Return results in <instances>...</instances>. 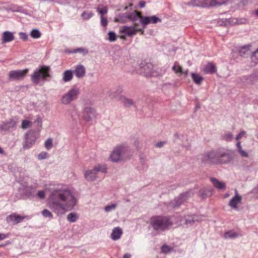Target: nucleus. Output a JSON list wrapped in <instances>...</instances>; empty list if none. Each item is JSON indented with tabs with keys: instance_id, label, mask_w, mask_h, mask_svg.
Returning <instances> with one entry per match:
<instances>
[{
	"instance_id": "f257e3e1",
	"label": "nucleus",
	"mask_w": 258,
	"mask_h": 258,
	"mask_svg": "<svg viewBox=\"0 0 258 258\" xmlns=\"http://www.w3.org/2000/svg\"><path fill=\"white\" fill-rule=\"evenodd\" d=\"M77 203L74 191L69 188H56L52 190L48 199V207L58 216L72 210Z\"/></svg>"
},
{
	"instance_id": "f03ea898",
	"label": "nucleus",
	"mask_w": 258,
	"mask_h": 258,
	"mask_svg": "<svg viewBox=\"0 0 258 258\" xmlns=\"http://www.w3.org/2000/svg\"><path fill=\"white\" fill-rule=\"evenodd\" d=\"M132 156V152L129 147L124 144L116 146L110 155L111 162L116 163L129 159Z\"/></svg>"
},
{
	"instance_id": "7ed1b4c3",
	"label": "nucleus",
	"mask_w": 258,
	"mask_h": 258,
	"mask_svg": "<svg viewBox=\"0 0 258 258\" xmlns=\"http://www.w3.org/2000/svg\"><path fill=\"white\" fill-rule=\"evenodd\" d=\"M151 224L155 230H165L172 225L170 218L167 216H155L151 219Z\"/></svg>"
},
{
	"instance_id": "20e7f679",
	"label": "nucleus",
	"mask_w": 258,
	"mask_h": 258,
	"mask_svg": "<svg viewBox=\"0 0 258 258\" xmlns=\"http://www.w3.org/2000/svg\"><path fill=\"white\" fill-rule=\"evenodd\" d=\"M50 68L47 66H39L37 68L31 75V80L32 82L38 85L41 80L43 81H47V78L50 77Z\"/></svg>"
},
{
	"instance_id": "39448f33",
	"label": "nucleus",
	"mask_w": 258,
	"mask_h": 258,
	"mask_svg": "<svg viewBox=\"0 0 258 258\" xmlns=\"http://www.w3.org/2000/svg\"><path fill=\"white\" fill-rule=\"evenodd\" d=\"M99 171L106 173L107 170L105 166L98 164L95 166L93 169L86 170L84 173L85 178L88 181H94L96 179L97 174Z\"/></svg>"
},
{
	"instance_id": "423d86ee",
	"label": "nucleus",
	"mask_w": 258,
	"mask_h": 258,
	"mask_svg": "<svg viewBox=\"0 0 258 258\" xmlns=\"http://www.w3.org/2000/svg\"><path fill=\"white\" fill-rule=\"evenodd\" d=\"M39 134L35 131L30 130L25 135V141L23 143V148L24 149L30 148L35 143Z\"/></svg>"
},
{
	"instance_id": "0eeeda50",
	"label": "nucleus",
	"mask_w": 258,
	"mask_h": 258,
	"mask_svg": "<svg viewBox=\"0 0 258 258\" xmlns=\"http://www.w3.org/2000/svg\"><path fill=\"white\" fill-rule=\"evenodd\" d=\"M138 23H135L134 25L131 26H123L119 28L120 33L127 36H132L137 34L138 32L144 34V30L138 28Z\"/></svg>"
},
{
	"instance_id": "6e6552de",
	"label": "nucleus",
	"mask_w": 258,
	"mask_h": 258,
	"mask_svg": "<svg viewBox=\"0 0 258 258\" xmlns=\"http://www.w3.org/2000/svg\"><path fill=\"white\" fill-rule=\"evenodd\" d=\"M80 94L79 89L77 88H73L67 93L64 94L61 98V102L63 104H69L72 101L76 99Z\"/></svg>"
},
{
	"instance_id": "1a4fd4ad",
	"label": "nucleus",
	"mask_w": 258,
	"mask_h": 258,
	"mask_svg": "<svg viewBox=\"0 0 258 258\" xmlns=\"http://www.w3.org/2000/svg\"><path fill=\"white\" fill-rule=\"evenodd\" d=\"M220 150L212 151L205 153L203 155L202 161L204 162L219 164Z\"/></svg>"
},
{
	"instance_id": "9d476101",
	"label": "nucleus",
	"mask_w": 258,
	"mask_h": 258,
	"mask_svg": "<svg viewBox=\"0 0 258 258\" xmlns=\"http://www.w3.org/2000/svg\"><path fill=\"white\" fill-rule=\"evenodd\" d=\"M28 71V69L23 70L11 71L8 74V80L10 81L22 80L25 77Z\"/></svg>"
},
{
	"instance_id": "9b49d317",
	"label": "nucleus",
	"mask_w": 258,
	"mask_h": 258,
	"mask_svg": "<svg viewBox=\"0 0 258 258\" xmlns=\"http://www.w3.org/2000/svg\"><path fill=\"white\" fill-rule=\"evenodd\" d=\"M96 117V113L94 108L87 106H85L83 110L82 117L87 122L92 121Z\"/></svg>"
},
{
	"instance_id": "f8f14e48",
	"label": "nucleus",
	"mask_w": 258,
	"mask_h": 258,
	"mask_svg": "<svg viewBox=\"0 0 258 258\" xmlns=\"http://www.w3.org/2000/svg\"><path fill=\"white\" fill-rule=\"evenodd\" d=\"M142 17H143L141 16V13L137 11L130 13H126L119 16L120 19H121L123 22H126V20L132 21L133 22V25H134L135 23H137V21L139 19H140L139 21L140 22Z\"/></svg>"
},
{
	"instance_id": "ddd939ff",
	"label": "nucleus",
	"mask_w": 258,
	"mask_h": 258,
	"mask_svg": "<svg viewBox=\"0 0 258 258\" xmlns=\"http://www.w3.org/2000/svg\"><path fill=\"white\" fill-rule=\"evenodd\" d=\"M193 195V193L189 191L181 194L178 197L175 199L172 204L174 207H178L183 202H185L189 197Z\"/></svg>"
},
{
	"instance_id": "4468645a",
	"label": "nucleus",
	"mask_w": 258,
	"mask_h": 258,
	"mask_svg": "<svg viewBox=\"0 0 258 258\" xmlns=\"http://www.w3.org/2000/svg\"><path fill=\"white\" fill-rule=\"evenodd\" d=\"M161 22V19L156 16L142 17L140 21V23L143 26V30L145 27L149 24H157V23Z\"/></svg>"
},
{
	"instance_id": "2eb2a0df",
	"label": "nucleus",
	"mask_w": 258,
	"mask_h": 258,
	"mask_svg": "<svg viewBox=\"0 0 258 258\" xmlns=\"http://www.w3.org/2000/svg\"><path fill=\"white\" fill-rule=\"evenodd\" d=\"M24 218V217L18 215L16 214H12L7 217L6 220L7 223L10 224L16 225L22 221Z\"/></svg>"
},
{
	"instance_id": "dca6fc26",
	"label": "nucleus",
	"mask_w": 258,
	"mask_h": 258,
	"mask_svg": "<svg viewBox=\"0 0 258 258\" xmlns=\"http://www.w3.org/2000/svg\"><path fill=\"white\" fill-rule=\"evenodd\" d=\"M73 73L77 78H83L86 75V68L83 64L77 65Z\"/></svg>"
},
{
	"instance_id": "f3484780",
	"label": "nucleus",
	"mask_w": 258,
	"mask_h": 258,
	"mask_svg": "<svg viewBox=\"0 0 258 258\" xmlns=\"http://www.w3.org/2000/svg\"><path fill=\"white\" fill-rule=\"evenodd\" d=\"M16 121L13 118L10 119L9 121L4 122L0 124V132L7 131L13 128L16 126Z\"/></svg>"
},
{
	"instance_id": "a211bd4d",
	"label": "nucleus",
	"mask_w": 258,
	"mask_h": 258,
	"mask_svg": "<svg viewBox=\"0 0 258 258\" xmlns=\"http://www.w3.org/2000/svg\"><path fill=\"white\" fill-rule=\"evenodd\" d=\"M211 0H191L189 4L195 7H209L211 6Z\"/></svg>"
},
{
	"instance_id": "6ab92c4d",
	"label": "nucleus",
	"mask_w": 258,
	"mask_h": 258,
	"mask_svg": "<svg viewBox=\"0 0 258 258\" xmlns=\"http://www.w3.org/2000/svg\"><path fill=\"white\" fill-rule=\"evenodd\" d=\"M243 83H253L258 80V71L255 72L248 76H243L241 78Z\"/></svg>"
},
{
	"instance_id": "aec40b11",
	"label": "nucleus",
	"mask_w": 258,
	"mask_h": 258,
	"mask_svg": "<svg viewBox=\"0 0 258 258\" xmlns=\"http://www.w3.org/2000/svg\"><path fill=\"white\" fill-rule=\"evenodd\" d=\"M33 190L32 186H27L25 184H22V186L19 188L20 192L27 197H29L32 195Z\"/></svg>"
},
{
	"instance_id": "412c9836",
	"label": "nucleus",
	"mask_w": 258,
	"mask_h": 258,
	"mask_svg": "<svg viewBox=\"0 0 258 258\" xmlns=\"http://www.w3.org/2000/svg\"><path fill=\"white\" fill-rule=\"evenodd\" d=\"M231 158L229 154L223 150H220L219 164L227 163L230 161Z\"/></svg>"
},
{
	"instance_id": "4be33fe9",
	"label": "nucleus",
	"mask_w": 258,
	"mask_h": 258,
	"mask_svg": "<svg viewBox=\"0 0 258 258\" xmlns=\"http://www.w3.org/2000/svg\"><path fill=\"white\" fill-rule=\"evenodd\" d=\"M206 74H214L216 72V67L213 62H209L203 69Z\"/></svg>"
},
{
	"instance_id": "5701e85b",
	"label": "nucleus",
	"mask_w": 258,
	"mask_h": 258,
	"mask_svg": "<svg viewBox=\"0 0 258 258\" xmlns=\"http://www.w3.org/2000/svg\"><path fill=\"white\" fill-rule=\"evenodd\" d=\"M122 234V229L119 227H115L113 230L111 234V238L113 240H117L120 238L121 235Z\"/></svg>"
},
{
	"instance_id": "b1692460",
	"label": "nucleus",
	"mask_w": 258,
	"mask_h": 258,
	"mask_svg": "<svg viewBox=\"0 0 258 258\" xmlns=\"http://www.w3.org/2000/svg\"><path fill=\"white\" fill-rule=\"evenodd\" d=\"M241 197L238 195L234 196L229 202V205L234 209H238L237 204L241 201Z\"/></svg>"
},
{
	"instance_id": "393cba45",
	"label": "nucleus",
	"mask_w": 258,
	"mask_h": 258,
	"mask_svg": "<svg viewBox=\"0 0 258 258\" xmlns=\"http://www.w3.org/2000/svg\"><path fill=\"white\" fill-rule=\"evenodd\" d=\"M14 38L13 33L10 31H5L3 33L2 43L11 42L14 40Z\"/></svg>"
},
{
	"instance_id": "a878e982",
	"label": "nucleus",
	"mask_w": 258,
	"mask_h": 258,
	"mask_svg": "<svg viewBox=\"0 0 258 258\" xmlns=\"http://www.w3.org/2000/svg\"><path fill=\"white\" fill-rule=\"evenodd\" d=\"M211 181L214 187L219 189H225L226 188V184L224 182H221L215 178H211Z\"/></svg>"
},
{
	"instance_id": "bb28decb",
	"label": "nucleus",
	"mask_w": 258,
	"mask_h": 258,
	"mask_svg": "<svg viewBox=\"0 0 258 258\" xmlns=\"http://www.w3.org/2000/svg\"><path fill=\"white\" fill-rule=\"evenodd\" d=\"M73 77V71L71 70H66L62 74V80L64 82H70L72 80Z\"/></svg>"
},
{
	"instance_id": "cd10ccee",
	"label": "nucleus",
	"mask_w": 258,
	"mask_h": 258,
	"mask_svg": "<svg viewBox=\"0 0 258 258\" xmlns=\"http://www.w3.org/2000/svg\"><path fill=\"white\" fill-rule=\"evenodd\" d=\"M121 101L124 106L125 107H130L132 106H134L136 107L134 102L132 99L123 96L121 98Z\"/></svg>"
},
{
	"instance_id": "c85d7f7f",
	"label": "nucleus",
	"mask_w": 258,
	"mask_h": 258,
	"mask_svg": "<svg viewBox=\"0 0 258 258\" xmlns=\"http://www.w3.org/2000/svg\"><path fill=\"white\" fill-rule=\"evenodd\" d=\"M191 78L194 82L197 85H200L203 81V78L198 74L192 73Z\"/></svg>"
},
{
	"instance_id": "c756f323",
	"label": "nucleus",
	"mask_w": 258,
	"mask_h": 258,
	"mask_svg": "<svg viewBox=\"0 0 258 258\" xmlns=\"http://www.w3.org/2000/svg\"><path fill=\"white\" fill-rule=\"evenodd\" d=\"M78 219V215L74 212L69 213L67 217V220L71 223L75 222Z\"/></svg>"
},
{
	"instance_id": "7c9ffc66",
	"label": "nucleus",
	"mask_w": 258,
	"mask_h": 258,
	"mask_svg": "<svg viewBox=\"0 0 258 258\" xmlns=\"http://www.w3.org/2000/svg\"><path fill=\"white\" fill-rule=\"evenodd\" d=\"M31 37L34 39H37L41 37V33L37 29H33L30 34Z\"/></svg>"
},
{
	"instance_id": "2f4dec72",
	"label": "nucleus",
	"mask_w": 258,
	"mask_h": 258,
	"mask_svg": "<svg viewBox=\"0 0 258 258\" xmlns=\"http://www.w3.org/2000/svg\"><path fill=\"white\" fill-rule=\"evenodd\" d=\"M229 0H211V6H220L222 5L225 4Z\"/></svg>"
},
{
	"instance_id": "473e14b6",
	"label": "nucleus",
	"mask_w": 258,
	"mask_h": 258,
	"mask_svg": "<svg viewBox=\"0 0 258 258\" xmlns=\"http://www.w3.org/2000/svg\"><path fill=\"white\" fill-rule=\"evenodd\" d=\"M197 216H187L185 217V221L186 224H191L194 223L197 219H196Z\"/></svg>"
},
{
	"instance_id": "72a5a7b5",
	"label": "nucleus",
	"mask_w": 258,
	"mask_h": 258,
	"mask_svg": "<svg viewBox=\"0 0 258 258\" xmlns=\"http://www.w3.org/2000/svg\"><path fill=\"white\" fill-rule=\"evenodd\" d=\"M238 236V234L233 231H229L226 232L224 234L225 238H234Z\"/></svg>"
},
{
	"instance_id": "f704fd0d",
	"label": "nucleus",
	"mask_w": 258,
	"mask_h": 258,
	"mask_svg": "<svg viewBox=\"0 0 258 258\" xmlns=\"http://www.w3.org/2000/svg\"><path fill=\"white\" fill-rule=\"evenodd\" d=\"M172 70L176 74L180 73V74H182L183 73L182 67L179 66L178 63L177 62L174 63V64L172 67Z\"/></svg>"
},
{
	"instance_id": "c9c22d12",
	"label": "nucleus",
	"mask_w": 258,
	"mask_h": 258,
	"mask_svg": "<svg viewBox=\"0 0 258 258\" xmlns=\"http://www.w3.org/2000/svg\"><path fill=\"white\" fill-rule=\"evenodd\" d=\"M222 139L227 141H231L233 138V135L230 132H227L222 136Z\"/></svg>"
},
{
	"instance_id": "e433bc0d",
	"label": "nucleus",
	"mask_w": 258,
	"mask_h": 258,
	"mask_svg": "<svg viewBox=\"0 0 258 258\" xmlns=\"http://www.w3.org/2000/svg\"><path fill=\"white\" fill-rule=\"evenodd\" d=\"M93 16V13L91 12H84L81 15V17L84 20H89Z\"/></svg>"
},
{
	"instance_id": "4c0bfd02",
	"label": "nucleus",
	"mask_w": 258,
	"mask_h": 258,
	"mask_svg": "<svg viewBox=\"0 0 258 258\" xmlns=\"http://www.w3.org/2000/svg\"><path fill=\"white\" fill-rule=\"evenodd\" d=\"M108 40L110 42H114L117 39V36L116 34L113 31H109L108 33Z\"/></svg>"
},
{
	"instance_id": "58836bf2",
	"label": "nucleus",
	"mask_w": 258,
	"mask_h": 258,
	"mask_svg": "<svg viewBox=\"0 0 258 258\" xmlns=\"http://www.w3.org/2000/svg\"><path fill=\"white\" fill-rule=\"evenodd\" d=\"M97 12L100 15L101 17L103 16L104 14H106L108 12V8L107 6L104 7L102 9H100L99 7H97L96 9Z\"/></svg>"
},
{
	"instance_id": "ea45409f",
	"label": "nucleus",
	"mask_w": 258,
	"mask_h": 258,
	"mask_svg": "<svg viewBox=\"0 0 258 258\" xmlns=\"http://www.w3.org/2000/svg\"><path fill=\"white\" fill-rule=\"evenodd\" d=\"M41 214L44 217H48L50 219L53 218L52 214L47 209H44L41 212Z\"/></svg>"
},
{
	"instance_id": "a19ab883",
	"label": "nucleus",
	"mask_w": 258,
	"mask_h": 258,
	"mask_svg": "<svg viewBox=\"0 0 258 258\" xmlns=\"http://www.w3.org/2000/svg\"><path fill=\"white\" fill-rule=\"evenodd\" d=\"M249 51V46H244L241 47L239 50V54L241 56H244Z\"/></svg>"
},
{
	"instance_id": "79ce46f5",
	"label": "nucleus",
	"mask_w": 258,
	"mask_h": 258,
	"mask_svg": "<svg viewBox=\"0 0 258 258\" xmlns=\"http://www.w3.org/2000/svg\"><path fill=\"white\" fill-rule=\"evenodd\" d=\"M162 252L165 253H167L171 252L173 250V248L170 247L169 246L164 244L162 246Z\"/></svg>"
},
{
	"instance_id": "37998d69",
	"label": "nucleus",
	"mask_w": 258,
	"mask_h": 258,
	"mask_svg": "<svg viewBox=\"0 0 258 258\" xmlns=\"http://www.w3.org/2000/svg\"><path fill=\"white\" fill-rule=\"evenodd\" d=\"M52 140L51 138L48 139L45 142V147L47 150H50L52 148Z\"/></svg>"
},
{
	"instance_id": "c03bdc74",
	"label": "nucleus",
	"mask_w": 258,
	"mask_h": 258,
	"mask_svg": "<svg viewBox=\"0 0 258 258\" xmlns=\"http://www.w3.org/2000/svg\"><path fill=\"white\" fill-rule=\"evenodd\" d=\"M116 207V204H112L109 205H107L104 207V210L106 212H109L111 211H112L115 209Z\"/></svg>"
},
{
	"instance_id": "a18cd8bd",
	"label": "nucleus",
	"mask_w": 258,
	"mask_h": 258,
	"mask_svg": "<svg viewBox=\"0 0 258 258\" xmlns=\"http://www.w3.org/2000/svg\"><path fill=\"white\" fill-rule=\"evenodd\" d=\"M251 58L254 63L258 62V48L251 55Z\"/></svg>"
},
{
	"instance_id": "49530a36",
	"label": "nucleus",
	"mask_w": 258,
	"mask_h": 258,
	"mask_svg": "<svg viewBox=\"0 0 258 258\" xmlns=\"http://www.w3.org/2000/svg\"><path fill=\"white\" fill-rule=\"evenodd\" d=\"M31 122L28 120H23L22 122L21 127L23 129H26L30 127Z\"/></svg>"
},
{
	"instance_id": "de8ad7c7",
	"label": "nucleus",
	"mask_w": 258,
	"mask_h": 258,
	"mask_svg": "<svg viewBox=\"0 0 258 258\" xmlns=\"http://www.w3.org/2000/svg\"><path fill=\"white\" fill-rule=\"evenodd\" d=\"M73 52L74 53H77V52H83L84 54H87L88 53V51L87 49L83 48H77L75 50H74Z\"/></svg>"
},
{
	"instance_id": "09e8293b",
	"label": "nucleus",
	"mask_w": 258,
	"mask_h": 258,
	"mask_svg": "<svg viewBox=\"0 0 258 258\" xmlns=\"http://www.w3.org/2000/svg\"><path fill=\"white\" fill-rule=\"evenodd\" d=\"M108 24V21L107 20V18L102 16L101 17V25L103 27H106V26Z\"/></svg>"
},
{
	"instance_id": "8fccbe9b",
	"label": "nucleus",
	"mask_w": 258,
	"mask_h": 258,
	"mask_svg": "<svg viewBox=\"0 0 258 258\" xmlns=\"http://www.w3.org/2000/svg\"><path fill=\"white\" fill-rule=\"evenodd\" d=\"M47 154L46 152H42L38 155V159L39 160L44 159L47 158Z\"/></svg>"
},
{
	"instance_id": "3c124183",
	"label": "nucleus",
	"mask_w": 258,
	"mask_h": 258,
	"mask_svg": "<svg viewBox=\"0 0 258 258\" xmlns=\"http://www.w3.org/2000/svg\"><path fill=\"white\" fill-rule=\"evenodd\" d=\"M19 36L20 38L23 40H26L28 39V35L26 33L20 32L19 33Z\"/></svg>"
},
{
	"instance_id": "603ef678",
	"label": "nucleus",
	"mask_w": 258,
	"mask_h": 258,
	"mask_svg": "<svg viewBox=\"0 0 258 258\" xmlns=\"http://www.w3.org/2000/svg\"><path fill=\"white\" fill-rule=\"evenodd\" d=\"M238 152L240 154V155L243 157H248L247 153L245 151L243 150L242 149L239 150Z\"/></svg>"
},
{
	"instance_id": "864d4df0",
	"label": "nucleus",
	"mask_w": 258,
	"mask_h": 258,
	"mask_svg": "<svg viewBox=\"0 0 258 258\" xmlns=\"http://www.w3.org/2000/svg\"><path fill=\"white\" fill-rule=\"evenodd\" d=\"M37 196L40 198V199H43L45 197V191L44 190H39L38 191V192H37Z\"/></svg>"
},
{
	"instance_id": "5fc2aeb1",
	"label": "nucleus",
	"mask_w": 258,
	"mask_h": 258,
	"mask_svg": "<svg viewBox=\"0 0 258 258\" xmlns=\"http://www.w3.org/2000/svg\"><path fill=\"white\" fill-rule=\"evenodd\" d=\"M245 132L244 131L240 132V133L236 137V140L237 141H239L245 134Z\"/></svg>"
},
{
	"instance_id": "6e6d98bb",
	"label": "nucleus",
	"mask_w": 258,
	"mask_h": 258,
	"mask_svg": "<svg viewBox=\"0 0 258 258\" xmlns=\"http://www.w3.org/2000/svg\"><path fill=\"white\" fill-rule=\"evenodd\" d=\"M10 235V233L4 234V233H0V240H3L8 237H9Z\"/></svg>"
},
{
	"instance_id": "4d7b16f0",
	"label": "nucleus",
	"mask_w": 258,
	"mask_h": 258,
	"mask_svg": "<svg viewBox=\"0 0 258 258\" xmlns=\"http://www.w3.org/2000/svg\"><path fill=\"white\" fill-rule=\"evenodd\" d=\"M107 95L112 97V98H114L116 96V94H115V92H113V91L112 90H109L107 92Z\"/></svg>"
},
{
	"instance_id": "13d9d810",
	"label": "nucleus",
	"mask_w": 258,
	"mask_h": 258,
	"mask_svg": "<svg viewBox=\"0 0 258 258\" xmlns=\"http://www.w3.org/2000/svg\"><path fill=\"white\" fill-rule=\"evenodd\" d=\"M165 144V142H160L156 144V147L157 148H161Z\"/></svg>"
},
{
	"instance_id": "bf43d9fd",
	"label": "nucleus",
	"mask_w": 258,
	"mask_h": 258,
	"mask_svg": "<svg viewBox=\"0 0 258 258\" xmlns=\"http://www.w3.org/2000/svg\"><path fill=\"white\" fill-rule=\"evenodd\" d=\"M123 91V87L122 86H119L117 87V89H116V91L117 92V93H120L122 92Z\"/></svg>"
},
{
	"instance_id": "052dcab7",
	"label": "nucleus",
	"mask_w": 258,
	"mask_h": 258,
	"mask_svg": "<svg viewBox=\"0 0 258 258\" xmlns=\"http://www.w3.org/2000/svg\"><path fill=\"white\" fill-rule=\"evenodd\" d=\"M145 4H146V3H145V2H144V1H140V2H139V6H140L141 8H143L145 7Z\"/></svg>"
},
{
	"instance_id": "680f3d73",
	"label": "nucleus",
	"mask_w": 258,
	"mask_h": 258,
	"mask_svg": "<svg viewBox=\"0 0 258 258\" xmlns=\"http://www.w3.org/2000/svg\"><path fill=\"white\" fill-rule=\"evenodd\" d=\"M236 146L237 148L238 151L241 149H242V147L241 146V144L240 142H238L236 144Z\"/></svg>"
},
{
	"instance_id": "e2e57ef3",
	"label": "nucleus",
	"mask_w": 258,
	"mask_h": 258,
	"mask_svg": "<svg viewBox=\"0 0 258 258\" xmlns=\"http://www.w3.org/2000/svg\"><path fill=\"white\" fill-rule=\"evenodd\" d=\"M131 255L129 253H125L123 255V258H131Z\"/></svg>"
},
{
	"instance_id": "0e129e2a",
	"label": "nucleus",
	"mask_w": 258,
	"mask_h": 258,
	"mask_svg": "<svg viewBox=\"0 0 258 258\" xmlns=\"http://www.w3.org/2000/svg\"><path fill=\"white\" fill-rule=\"evenodd\" d=\"M5 152L2 148L0 147V154H4Z\"/></svg>"
},
{
	"instance_id": "69168bd1",
	"label": "nucleus",
	"mask_w": 258,
	"mask_h": 258,
	"mask_svg": "<svg viewBox=\"0 0 258 258\" xmlns=\"http://www.w3.org/2000/svg\"><path fill=\"white\" fill-rule=\"evenodd\" d=\"M184 74L185 75V76H187V74H188V71H185V72H183L182 74Z\"/></svg>"
},
{
	"instance_id": "338daca9",
	"label": "nucleus",
	"mask_w": 258,
	"mask_h": 258,
	"mask_svg": "<svg viewBox=\"0 0 258 258\" xmlns=\"http://www.w3.org/2000/svg\"><path fill=\"white\" fill-rule=\"evenodd\" d=\"M255 14L256 16H258V9L255 11Z\"/></svg>"
},
{
	"instance_id": "774afa93",
	"label": "nucleus",
	"mask_w": 258,
	"mask_h": 258,
	"mask_svg": "<svg viewBox=\"0 0 258 258\" xmlns=\"http://www.w3.org/2000/svg\"><path fill=\"white\" fill-rule=\"evenodd\" d=\"M4 82L3 81H2L1 80H0V86L4 84Z\"/></svg>"
}]
</instances>
